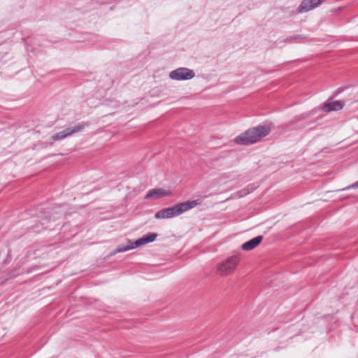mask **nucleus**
Instances as JSON below:
<instances>
[{
	"instance_id": "f8f14e48",
	"label": "nucleus",
	"mask_w": 358,
	"mask_h": 358,
	"mask_svg": "<svg viewBox=\"0 0 358 358\" xmlns=\"http://www.w3.org/2000/svg\"><path fill=\"white\" fill-rule=\"evenodd\" d=\"M305 39L303 35L298 34L289 36L285 39V43H301Z\"/></svg>"
},
{
	"instance_id": "6ab92c4d",
	"label": "nucleus",
	"mask_w": 358,
	"mask_h": 358,
	"mask_svg": "<svg viewBox=\"0 0 358 358\" xmlns=\"http://www.w3.org/2000/svg\"><path fill=\"white\" fill-rule=\"evenodd\" d=\"M343 90H344V88H343V87H340V88L337 89L336 91L335 92H334V94H332L331 97L334 99L338 94H340L341 92H343Z\"/></svg>"
},
{
	"instance_id": "aec40b11",
	"label": "nucleus",
	"mask_w": 358,
	"mask_h": 358,
	"mask_svg": "<svg viewBox=\"0 0 358 358\" xmlns=\"http://www.w3.org/2000/svg\"><path fill=\"white\" fill-rule=\"evenodd\" d=\"M98 2L101 4H103V3H112V1L113 0H107V1H105V0H97Z\"/></svg>"
},
{
	"instance_id": "9b49d317",
	"label": "nucleus",
	"mask_w": 358,
	"mask_h": 358,
	"mask_svg": "<svg viewBox=\"0 0 358 358\" xmlns=\"http://www.w3.org/2000/svg\"><path fill=\"white\" fill-rule=\"evenodd\" d=\"M167 193L166 191L162 189H152L148 192V193L145 196V199H159L161 197H163L164 196H166Z\"/></svg>"
},
{
	"instance_id": "2eb2a0df",
	"label": "nucleus",
	"mask_w": 358,
	"mask_h": 358,
	"mask_svg": "<svg viewBox=\"0 0 358 358\" xmlns=\"http://www.w3.org/2000/svg\"><path fill=\"white\" fill-rule=\"evenodd\" d=\"M319 110L318 108H314L310 111L303 113L298 116V120H303L308 117L309 116L316 113Z\"/></svg>"
},
{
	"instance_id": "7ed1b4c3",
	"label": "nucleus",
	"mask_w": 358,
	"mask_h": 358,
	"mask_svg": "<svg viewBox=\"0 0 358 358\" xmlns=\"http://www.w3.org/2000/svg\"><path fill=\"white\" fill-rule=\"evenodd\" d=\"M89 123L86 122H82L73 127H70L64 129V130L55 134L52 136V140L54 141H62L73 134L83 131L86 127L89 126Z\"/></svg>"
},
{
	"instance_id": "1a4fd4ad",
	"label": "nucleus",
	"mask_w": 358,
	"mask_h": 358,
	"mask_svg": "<svg viewBox=\"0 0 358 358\" xmlns=\"http://www.w3.org/2000/svg\"><path fill=\"white\" fill-rule=\"evenodd\" d=\"M325 0H302L297 8V13H307L321 5Z\"/></svg>"
},
{
	"instance_id": "ddd939ff",
	"label": "nucleus",
	"mask_w": 358,
	"mask_h": 358,
	"mask_svg": "<svg viewBox=\"0 0 358 358\" xmlns=\"http://www.w3.org/2000/svg\"><path fill=\"white\" fill-rule=\"evenodd\" d=\"M157 236H158L157 234L153 233V232H149V233L143 235L142 237L143 238L145 245H146L148 243L155 241Z\"/></svg>"
},
{
	"instance_id": "20e7f679",
	"label": "nucleus",
	"mask_w": 358,
	"mask_h": 358,
	"mask_svg": "<svg viewBox=\"0 0 358 358\" xmlns=\"http://www.w3.org/2000/svg\"><path fill=\"white\" fill-rule=\"evenodd\" d=\"M239 262L238 255L229 257L218 266L217 271L220 275H227L236 269Z\"/></svg>"
},
{
	"instance_id": "f257e3e1",
	"label": "nucleus",
	"mask_w": 358,
	"mask_h": 358,
	"mask_svg": "<svg viewBox=\"0 0 358 358\" xmlns=\"http://www.w3.org/2000/svg\"><path fill=\"white\" fill-rule=\"evenodd\" d=\"M271 129V124H260L248 129L234 138V143L239 145H248L255 143L262 137L267 136Z\"/></svg>"
},
{
	"instance_id": "a211bd4d",
	"label": "nucleus",
	"mask_w": 358,
	"mask_h": 358,
	"mask_svg": "<svg viewBox=\"0 0 358 358\" xmlns=\"http://www.w3.org/2000/svg\"><path fill=\"white\" fill-rule=\"evenodd\" d=\"M355 188H358V181L345 187V188H343L341 190L342 191H345V190H348V189H355Z\"/></svg>"
},
{
	"instance_id": "4468645a",
	"label": "nucleus",
	"mask_w": 358,
	"mask_h": 358,
	"mask_svg": "<svg viewBox=\"0 0 358 358\" xmlns=\"http://www.w3.org/2000/svg\"><path fill=\"white\" fill-rule=\"evenodd\" d=\"M157 236H158L157 234L153 233V232H149V233L143 235L142 237L143 238L145 245H146L148 243L155 241Z\"/></svg>"
},
{
	"instance_id": "9d476101",
	"label": "nucleus",
	"mask_w": 358,
	"mask_h": 358,
	"mask_svg": "<svg viewBox=\"0 0 358 358\" xmlns=\"http://www.w3.org/2000/svg\"><path fill=\"white\" fill-rule=\"evenodd\" d=\"M262 235L257 236L241 245V249L244 251H250L257 247L262 241Z\"/></svg>"
},
{
	"instance_id": "423d86ee",
	"label": "nucleus",
	"mask_w": 358,
	"mask_h": 358,
	"mask_svg": "<svg viewBox=\"0 0 358 358\" xmlns=\"http://www.w3.org/2000/svg\"><path fill=\"white\" fill-rule=\"evenodd\" d=\"M145 245L143 238L141 237L134 241H132L129 239H127V244H120L117 246L115 251L110 255V256H113L117 253L124 252L129 251L130 250H133L139 247Z\"/></svg>"
},
{
	"instance_id": "f03ea898",
	"label": "nucleus",
	"mask_w": 358,
	"mask_h": 358,
	"mask_svg": "<svg viewBox=\"0 0 358 358\" xmlns=\"http://www.w3.org/2000/svg\"><path fill=\"white\" fill-rule=\"evenodd\" d=\"M198 205L195 200L186 201L184 202L178 203L171 207L163 208L158 210L155 214V218L160 219H169L174 217L179 216L180 215L194 208Z\"/></svg>"
},
{
	"instance_id": "0eeeda50",
	"label": "nucleus",
	"mask_w": 358,
	"mask_h": 358,
	"mask_svg": "<svg viewBox=\"0 0 358 358\" xmlns=\"http://www.w3.org/2000/svg\"><path fill=\"white\" fill-rule=\"evenodd\" d=\"M145 245L143 238L141 237L134 241H132L129 239H127V244H120L117 246L115 251L110 255V256H113L117 253L124 252L129 251L130 250H133L139 247Z\"/></svg>"
},
{
	"instance_id": "6e6552de",
	"label": "nucleus",
	"mask_w": 358,
	"mask_h": 358,
	"mask_svg": "<svg viewBox=\"0 0 358 358\" xmlns=\"http://www.w3.org/2000/svg\"><path fill=\"white\" fill-rule=\"evenodd\" d=\"M333 99L334 98L331 96L329 97L318 109L325 113L342 110L344 107V102L342 101H333Z\"/></svg>"
},
{
	"instance_id": "dca6fc26",
	"label": "nucleus",
	"mask_w": 358,
	"mask_h": 358,
	"mask_svg": "<svg viewBox=\"0 0 358 358\" xmlns=\"http://www.w3.org/2000/svg\"><path fill=\"white\" fill-rule=\"evenodd\" d=\"M51 218L49 216H45L43 218L41 219V225L43 226V229L48 228V226H45V224L49 222L50 221Z\"/></svg>"
},
{
	"instance_id": "f3484780",
	"label": "nucleus",
	"mask_w": 358,
	"mask_h": 358,
	"mask_svg": "<svg viewBox=\"0 0 358 358\" xmlns=\"http://www.w3.org/2000/svg\"><path fill=\"white\" fill-rule=\"evenodd\" d=\"M12 257H11V250H8V254L6 259H3V264L6 265L11 261Z\"/></svg>"
},
{
	"instance_id": "39448f33",
	"label": "nucleus",
	"mask_w": 358,
	"mask_h": 358,
	"mask_svg": "<svg viewBox=\"0 0 358 358\" xmlns=\"http://www.w3.org/2000/svg\"><path fill=\"white\" fill-rule=\"evenodd\" d=\"M171 80L177 81L189 80L195 76V73L193 70L186 67H179L173 71H171L169 75Z\"/></svg>"
}]
</instances>
